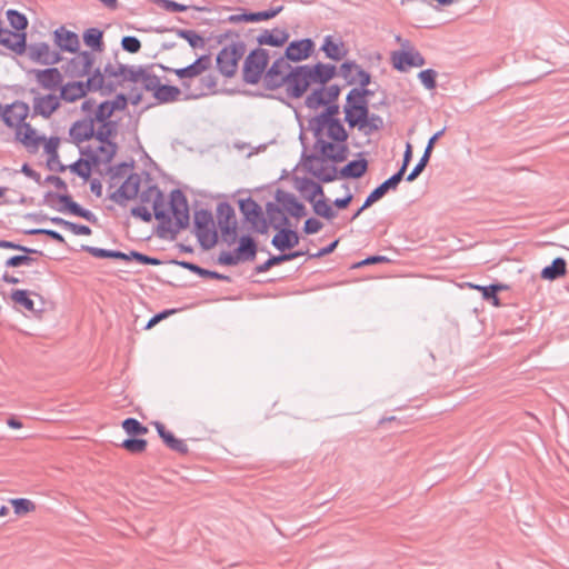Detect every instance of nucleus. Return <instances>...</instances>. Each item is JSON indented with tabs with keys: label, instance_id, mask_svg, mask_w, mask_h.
Returning a JSON list of instances; mask_svg holds the SVG:
<instances>
[{
	"label": "nucleus",
	"instance_id": "7",
	"mask_svg": "<svg viewBox=\"0 0 569 569\" xmlns=\"http://www.w3.org/2000/svg\"><path fill=\"white\" fill-rule=\"evenodd\" d=\"M346 120L351 127L363 129L367 127V103L358 90H352L345 106Z\"/></svg>",
	"mask_w": 569,
	"mask_h": 569
},
{
	"label": "nucleus",
	"instance_id": "59",
	"mask_svg": "<svg viewBox=\"0 0 569 569\" xmlns=\"http://www.w3.org/2000/svg\"><path fill=\"white\" fill-rule=\"evenodd\" d=\"M81 250L90 253L92 257L98 259H110L111 249L98 248L92 246L83 244Z\"/></svg>",
	"mask_w": 569,
	"mask_h": 569
},
{
	"label": "nucleus",
	"instance_id": "55",
	"mask_svg": "<svg viewBox=\"0 0 569 569\" xmlns=\"http://www.w3.org/2000/svg\"><path fill=\"white\" fill-rule=\"evenodd\" d=\"M8 19L17 32L27 28L28 21L26 17L14 10L8 11Z\"/></svg>",
	"mask_w": 569,
	"mask_h": 569
},
{
	"label": "nucleus",
	"instance_id": "25",
	"mask_svg": "<svg viewBox=\"0 0 569 569\" xmlns=\"http://www.w3.org/2000/svg\"><path fill=\"white\" fill-rule=\"evenodd\" d=\"M92 54L87 51L77 53L69 62V69L71 73L78 77L89 74L92 69Z\"/></svg>",
	"mask_w": 569,
	"mask_h": 569
},
{
	"label": "nucleus",
	"instance_id": "36",
	"mask_svg": "<svg viewBox=\"0 0 569 569\" xmlns=\"http://www.w3.org/2000/svg\"><path fill=\"white\" fill-rule=\"evenodd\" d=\"M92 167H94L92 164V161L90 159L83 157V158L79 159L78 161H76L74 163H72L68 167H64V168L69 169L72 173L79 176L84 181H87L91 176Z\"/></svg>",
	"mask_w": 569,
	"mask_h": 569
},
{
	"label": "nucleus",
	"instance_id": "57",
	"mask_svg": "<svg viewBox=\"0 0 569 569\" xmlns=\"http://www.w3.org/2000/svg\"><path fill=\"white\" fill-rule=\"evenodd\" d=\"M343 72L348 73H357L359 76V82L362 86H366L369 83V74L366 73L363 70H361L357 64L355 63H343L341 67Z\"/></svg>",
	"mask_w": 569,
	"mask_h": 569
},
{
	"label": "nucleus",
	"instance_id": "1",
	"mask_svg": "<svg viewBox=\"0 0 569 569\" xmlns=\"http://www.w3.org/2000/svg\"><path fill=\"white\" fill-rule=\"evenodd\" d=\"M109 128L106 126L104 129H98L96 138L81 148L82 157L90 159L98 170L100 166L109 164L118 150L117 144L110 140L116 133H110Z\"/></svg>",
	"mask_w": 569,
	"mask_h": 569
},
{
	"label": "nucleus",
	"instance_id": "26",
	"mask_svg": "<svg viewBox=\"0 0 569 569\" xmlns=\"http://www.w3.org/2000/svg\"><path fill=\"white\" fill-rule=\"evenodd\" d=\"M278 213H300L302 206L297 201L293 194L283 190H278L276 196Z\"/></svg>",
	"mask_w": 569,
	"mask_h": 569
},
{
	"label": "nucleus",
	"instance_id": "6",
	"mask_svg": "<svg viewBox=\"0 0 569 569\" xmlns=\"http://www.w3.org/2000/svg\"><path fill=\"white\" fill-rule=\"evenodd\" d=\"M193 232L203 250L213 248L219 242L216 216H193Z\"/></svg>",
	"mask_w": 569,
	"mask_h": 569
},
{
	"label": "nucleus",
	"instance_id": "15",
	"mask_svg": "<svg viewBox=\"0 0 569 569\" xmlns=\"http://www.w3.org/2000/svg\"><path fill=\"white\" fill-rule=\"evenodd\" d=\"M299 242L300 234L295 228H281L271 239V246L282 253L292 250Z\"/></svg>",
	"mask_w": 569,
	"mask_h": 569
},
{
	"label": "nucleus",
	"instance_id": "52",
	"mask_svg": "<svg viewBox=\"0 0 569 569\" xmlns=\"http://www.w3.org/2000/svg\"><path fill=\"white\" fill-rule=\"evenodd\" d=\"M87 46L93 49H101L102 46V32L98 29H90L83 36Z\"/></svg>",
	"mask_w": 569,
	"mask_h": 569
},
{
	"label": "nucleus",
	"instance_id": "4",
	"mask_svg": "<svg viewBox=\"0 0 569 569\" xmlns=\"http://www.w3.org/2000/svg\"><path fill=\"white\" fill-rule=\"evenodd\" d=\"M143 222H151L153 219L158 224L153 231L159 239L173 241L177 234L189 227L191 216H131Z\"/></svg>",
	"mask_w": 569,
	"mask_h": 569
},
{
	"label": "nucleus",
	"instance_id": "33",
	"mask_svg": "<svg viewBox=\"0 0 569 569\" xmlns=\"http://www.w3.org/2000/svg\"><path fill=\"white\" fill-rule=\"evenodd\" d=\"M48 202L59 211H67L68 213H83L80 208L68 196L51 194L48 197Z\"/></svg>",
	"mask_w": 569,
	"mask_h": 569
},
{
	"label": "nucleus",
	"instance_id": "30",
	"mask_svg": "<svg viewBox=\"0 0 569 569\" xmlns=\"http://www.w3.org/2000/svg\"><path fill=\"white\" fill-rule=\"evenodd\" d=\"M567 273V261L562 257H557L549 266L542 268L540 277L543 280L555 281Z\"/></svg>",
	"mask_w": 569,
	"mask_h": 569
},
{
	"label": "nucleus",
	"instance_id": "10",
	"mask_svg": "<svg viewBox=\"0 0 569 569\" xmlns=\"http://www.w3.org/2000/svg\"><path fill=\"white\" fill-rule=\"evenodd\" d=\"M347 139L316 141L315 149L327 160L342 162L348 157Z\"/></svg>",
	"mask_w": 569,
	"mask_h": 569
},
{
	"label": "nucleus",
	"instance_id": "37",
	"mask_svg": "<svg viewBox=\"0 0 569 569\" xmlns=\"http://www.w3.org/2000/svg\"><path fill=\"white\" fill-rule=\"evenodd\" d=\"M171 213H188L189 206L184 193L181 190H173L169 197Z\"/></svg>",
	"mask_w": 569,
	"mask_h": 569
},
{
	"label": "nucleus",
	"instance_id": "53",
	"mask_svg": "<svg viewBox=\"0 0 569 569\" xmlns=\"http://www.w3.org/2000/svg\"><path fill=\"white\" fill-rule=\"evenodd\" d=\"M0 248L18 250V251H21V252H24V253H36L37 256H43V252L38 250V249L30 248V247H27V246H22V244H20L18 242L9 241V240H1L0 239Z\"/></svg>",
	"mask_w": 569,
	"mask_h": 569
},
{
	"label": "nucleus",
	"instance_id": "49",
	"mask_svg": "<svg viewBox=\"0 0 569 569\" xmlns=\"http://www.w3.org/2000/svg\"><path fill=\"white\" fill-rule=\"evenodd\" d=\"M148 197L150 200H152V203H153L152 208H153L154 213H157V214L164 213L163 194L157 187H150L148 189Z\"/></svg>",
	"mask_w": 569,
	"mask_h": 569
},
{
	"label": "nucleus",
	"instance_id": "9",
	"mask_svg": "<svg viewBox=\"0 0 569 569\" xmlns=\"http://www.w3.org/2000/svg\"><path fill=\"white\" fill-rule=\"evenodd\" d=\"M242 54V48L236 43L223 47L217 56V66L220 72L226 77H232Z\"/></svg>",
	"mask_w": 569,
	"mask_h": 569
},
{
	"label": "nucleus",
	"instance_id": "16",
	"mask_svg": "<svg viewBox=\"0 0 569 569\" xmlns=\"http://www.w3.org/2000/svg\"><path fill=\"white\" fill-rule=\"evenodd\" d=\"M28 114L29 107L27 103L13 102L3 111L2 118L8 127L17 130L26 123Z\"/></svg>",
	"mask_w": 569,
	"mask_h": 569
},
{
	"label": "nucleus",
	"instance_id": "56",
	"mask_svg": "<svg viewBox=\"0 0 569 569\" xmlns=\"http://www.w3.org/2000/svg\"><path fill=\"white\" fill-rule=\"evenodd\" d=\"M150 1L169 12H183L188 9L187 6L171 1V0H150Z\"/></svg>",
	"mask_w": 569,
	"mask_h": 569
},
{
	"label": "nucleus",
	"instance_id": "20",
	"mask_svg": "<svg viewBox=\"0 0 569 569\" xmlns=\"http://www.w3.org/2000/svg\"><path fill=\"white\" fill-rule=\"evenodd\" d=\"M60 139L58 137L42 138L41 146L47 154V164L51 170L64 171L66 168L59 161L58 149Z\"/></svg>",
	"mask_w": 569,
	"mask_h": 569
},
{
	"label": "nucleus",
	"instance_id": "19",
	"mask_svg": "<svg viewBox=\"0 0 569 569\" xmlns=\"http://www.w3.org/2000/svg\"><path fill=\"white\" fill-rule=\"evenodd\" d=\"M140 187V177L138 174H129L111 198L117 202L131 200L138 196Z\"/></svg>",
	"mask_w": 569,
	"mask_h": 569
},
{
	"label": "nucleus",
	"instance_id": "18",
	"mask_svg": "<svg viewBox=\"0 0 569 569\" xmlns=\"http://www.w3.org/2000/svg\"><path fill=\"white\" fill-rule=\"evenodd\" d=\"M211 66V57L204 54L199 57L193 63L184 68L176 69L174 73L179 79H192L208 71Z\"/></svg>",
	"mask_w": 569,
	"mask_h": 569
},
{
	"label": "nucleus",
	"instance_id": "45",
	"mask_svg": "<svg viewBox=\"0 0 569 569\" xmlns=\"http://www.w3.org/2000/svg\"><path fill=\"white\" fill-rule=\"evenodd\" d=\"M312 202H313L315 213L320 214V213H329L330 212V207L326 202L325 194L319 187L316 188V190L312 194Z\"/></svg>",
	"mask_w": 569,
	"mask_h": 569
},
{
	"label": "nucleus",
	"instance_id": "24",
	"mask_svg": "<svg viewBox=\"0 0 569 569\" xmlns=\"http://www.w3.org/2000/svg\"><path fill=\"white\" fill-rule=\"evenodd\" d=\"M321 51L325 52L327 58L335 61L342 60L348 53L345 42L340 38L333 36L325 37Z\"/></svg>",
	"mask_w": 569,
	"mask_h": 569
},
{
	"label": "nucleus",
	"instance_id": "60",
	"mask_svg": "<svg viewBox=\"0 0 569 569\" xmlns=\"http://www.w3.org/2000/svg\"><path fill=\"white\" fill-rule=\"evenodd\" d=\"M273 229L279 231L281 228H293L291 218H300L301 216H272Z\"/></svg>",
	"mask_w": 569,
	"mask_h": 569
},
{
	"label": "nucleus",
	"instance_id": "23",
	"mask_svg": "<svg viewBox=\"0 0 569 569\" xmlns=\"http://www.w3.org/2000/svg\"><path fill=\"white\" fill-rule=\"evenodd\" d=\"M16 138L29 151L34 152L40 148L43 137L39 136L37 130L26 122L16 130Z\"/></svg>",
	"mask_w": 569,
	"mask_h": 569
},
{
	"label": "nucleus",
	"instance_id": "2",
	"mask_svg": "<svg viewBox=\"0 0 569 569\" xmlns=\"http://www.w3.org/2000/svg\"><path fill=\"white\" fill-rule=\"evenodd\" d=\"M339 113L337 106L327 108V111L310 120V128L313 131L316 141L347 139L348 134L337 118Z\"/></svg>",
	"mask_w": 569,
	"mask_h": 569
},
{
	"label": "nucleus",
	"instance_id": "61",
	"mask_svg": "<svg viewBox=\"0 0 569 569\" xmlns=\"http://www.w3.org/2000/svg\"><path fill=\"white\" fill-rule=\"evenodd\" d=\"M323 89L313 90V92L307 98L306 103L309 108L316 109L323 103Z\"/></svg>",
	"mask_w": 569,
	"mask_h": 569
},
{
	"label": "nucleus",
	"instance_id": "41",
	"mask_svg": "<svg viewBox=\"0 0 569 569\" xmlns=\"http://www.w3.org/2000/svg\"><path fill=\"white\" fill-rule=\"evenodd\" d=\"M120 446L130 453H141L147 448V440L138 437H130L124 439Z\"/></svg>",
	"mask_w": 569,
	"mask_h": 569
},
{
	"label": "nucleus",
	"instance_id": "22",
	"mask_svg": "<svg viewBox=\"0 0 569 569\" xmlns=\"http://www.w3.org/2000/svg\"><path fill=\"white\" fill-rule=\"evenodd\" d=\"M153 426L158 432V436L161 438L163 443L171 449L172 451H176L181 455H187L189 452L188 446L184 443L183 440L178 439L174 437V435L167 430L166 426L160 421H154Z\"/></svg>",
	"mask_w": 569,
	"mask_h": 569
},
{
	"label": "nucleus",
	"instance_id": "38",
	"mask_svg": "<svg viewBox=\"0 0 569 569\" xmlns=\"http://www.w3.org/2000/svg\"><path fill=\"white\" fill-rule=\"evenodd\" d=\"M121 426L130 437H138L146 435L148 432V428L143 426L140 421H138L136 418H126L122 421Z\"/></svg>",
	"mask_w": 569,
	"mask_h": 569
},
{
	"label": "nucleus",
	"instance_id": "44",
	"mask_svg": "<svg viewBox=\"0 0 569 569\" xmlns=\"http://www.w3.org/2000/svg\"><path fill=\"white\" fill-rule=\"evenodd\" d=\"M366 170L367 161L361 159L348 163L343 169V173L348 177L359 178L366 172Z\"/></svg>",
	"mask_w": 569,
	"mask_h": 569
},
{
	"label": "nucleus",
	"instance_id": "43",
	"mask_svg": "<svg viewBox=\"0 0 569 569\" xmlns=\"http://www.w3.org/2000/svg\"><path fill=\"white\" fill-rule=\"evenodd\" d=\"M471 287L481 292L483 300L491 302L495 307L502 306L500 298L495 292L496 287H492L491 284H489V286L472 284Z\"/></svg>",
	"mask_w": 569,
	"mask_h": 569
},
{
	"label": "nucleus",
	"instance_id": "48",
	"mask_svg": "<svg viewBox=\"0 0 569 569\" xmlns=\"http://www.w3.org/2000/svg\"><path fill=\"white\" fill-rule=\"evenodd\" d=\"M22 233L29 234V236H37L40 233H46V236H48L50 239H52L59 243L66 244V240H64L63 236L60 232L52 230V229H46V228L26 229V230H22Z\"/></svg>",
	"mask_w": 569,
	"mask_h": 569
},
{
	"label": "nucleus",
	"instance_id": "46",
	"mask_svg": "<svg viewBox=\"0 0 569 569\" xmlns=\"http://www.w3.org/2000/svg\"><path fill=\"white\" fill-rule=\"evenodd\" d=\"M128 261H137L141 264H148V266H160L162 263V261L160 259L144 254L137 250H131L129 252Z\"/></svg>",
	"mask_w": 569,
	"mask_h": 569
},
{
	"label": "nucleus",
	"instance_id": "8",
	"mask_svg": "<svg viewBox=\"0 0 569 569\" xmlns=\"http://www.w3.org/2000/svg\"><path fill=\"white\" fill-rule=\"evenodd\" d=\"M396 40L402 46V50L395 51L391 54L392 64L397 70L406 71L425 64L422 56L410 47L408 41H402L400 37H396Z\"/></svg>",
	"mask_w": 569,
	"mask_h": 569
},
{
	"label": "nucleus",
	"instance_id": "62",
	"mask_svg": "<svg viewBox=\"0 0 569 569\" xmlns=\"http://www.w3.org/2000/svg\"><path fill=\"white\" fill-rule=\"evenodd\" d=\"M323 224L320 220L315 217H310L305 221L303 232L306 234H313L319 232L322 229Z\"/></svg>",
	"mask_w": 569,
	"mask_h": 569
},
{
	"label": "nucleus",
	"instance_id": "31",
	"mask_svg": "<svg viewBox=\"0 0 569 569\" xmlns=\"http://www.w3.org/2000/svg\"><path fill=\"white\" fill-rule=\"evenodd\" d=\"M38 83L44 89L51 90L62 82V76L58 69H46L36 72Z\"/></svg>",
	"mask_w": 569,
	"mask_h": 569
},
{
	"label": "nucleus",
	"instance_id": "50",
	"mask_svg": "<svg viewBox=\"0 0 569 569\" xmlns=\"http://www.w3.org/2000/svg\"><path fill=\"white\" fill-rule=\"evenodd\" d=\"M10 503L12 505L17 515H24L36 509V505L26 498L11 499Z\"/></svg>",
	"mask_w": 569,
	"mask_h": 569
},
{
	"label": "nucleus",
	"instance_id": "40",
	"mask_svg": "<svg viewBox=\"0 0 569 569\" xmlns=\"http://www.w3.org/2000/svg\"><path fill=\"white\" fill-rule=\"evenodd\" d=\"M177 36L188 41L194 49H202L206 46L204 38L193 30H177Z\"/></svg>",
	"mask_w": 569,
	"mask_h": 569
},
{
	"label": "nucleus",
	"instance_id": "63",
	"mask_svg": "<svg viewBox=\"0 0 569 569\" xmlns=\"http://www.w3.org/2000/svg\"><path fill=\"white\" fill-rule=\"evenodd\" d=\"M419 79L427 89H433L436 87V72L431 69L421 71Z\"/></svg>",
	"mask_w": 569,
	"mask_h": 569
},
{
	"label": "nucleus",
	"instance_id": "42",
	"mask_svg": "<svg viewBox=\"0 0 569 569\" xmlns=\"http://www.w3.org/2000/svg\"><path fill=\"white\" fill-rule=\"evenodd\" d=\"M170 263L179 266L183 269H187L190 272H192L201 278H210V274H211V270L204 269V268L198 266L197 263H193V262H190L187 260L172 259V260H170Z\"/></svg>",
	"mask_w": 569,
	"mask_h": 569
},
{
	"label": "nucleus",
	"instance_id": "35",
	"mask_svg": "<svg viewBox=\"0 0 569 569\" xmlns=\"http://www.w3.org/2000/svg\"><path fill=\"white\" fill-rule=\"evenodd\" d=\"M310 77L312 78L313 84L323 86L335 76V68L331 66L318 63L313 67H309Z\"/></svg>",
	"mask_w": 569,
	"mask_h": 569
},
{
	"label": "nucleus",
	"instance_id": "34",
	"mask_svg": "<svg viewBox=\"0 0 569 569\" xmlns=\"http://www.w3.org/2000/svg\"><path fill=\"white\" fill-rule=\"evenodd\" d=\"M32 292L26 289H13L10 298L14 303V308L21 307L32 313H36L34 301L31 299Z\"/></svg>",
	"mask_w": 569,
	"mask_h": 569
},
{
	"label": "nucleus",
	"instance_id": "29",
	"mask_svg": "<svg viewBox=\"0 0 569 569\" xmlns=\"http://www.w3.org/2000/svg\"><path fill=\"white\" fill-rule=\"evenodd\" d=\"M59 98L54 94L39 96L34 98L33 109L46 118L50 117L59 107Z\"/></svg>",
	"mask_w": 569,
	"mask_h": 569
},
{
	"label": "nucleus",
	"instance_id": "32",
	"mask_svg": "<svg viewBox=\"0 0 569 569\" xmlns=\"http://www.w3.org/2000/svg\"><path fill=\"white\" fill-rule=\"evenodd\" d=\"M87 87L83 82L76 81L69 82L61 87V99L67 102H74L78 99H81L86 96Z\"/></svg>",
	"mask_w": 569,
	"mask_h": 569
},
{
	"label": "nucleus",
	"instance_id": "17",
	"mask_svg": "<svg viewBox=\"0 0 569 569\" xmlns=\"http://www.w3.org/2000/svg\"><path fill=\"white\" fill-rule=\"evenodd\" d=\"M94 120H79L70 128L69 134L72 141L80 146L84 142L90 143L97 136L94 130Z\"/></svg>",
	"mask_w": 569,
	"mask_h": 569
},
{
	"label": "nucleus",
	"instance_id": "21",
	"mask_svg": "<svg viewBox=\"0 0 569 569\" xmlns=\"http://www.w3.org/2000/svg\"><path fill=\"white\" fill-rule=\"evenodd\" d=\"M315 43L310 39L292 41L286 49V57L291 61H301L310 57Z\"/></svg>",
	"mask_w": 569,
	"mask_h": 569
},
{
	"label": "nucleus",
	"instance_id": "11",
	"mask_svg": "<svg viewBox=\"0 0 569 569\" xmlns=\"http://www.w3.org/2000/svg\"><path fill=\"white\" fill-rule=\"evenodd\" d=\"M219 239L227 246L231 247L239 241L240 220L237 216H216Z\"/></svg>",
	"mask_w": 569,
	"mask_h": 569
},
{
	"label": "nucleus",
	"instance_id": "51",
	"mask_svg": "<svg viewBox=\"0 0 569 569\" xmlns=\"http://www.w3.org/2000/svg\"><path fill=\"white\" fill-rule=\"evenodd\" d=\"M239 209L241 213H261L262 209L251 197L239 198Z\"/></svg>",
	"mask_w": 569,
	"mask_h": 569
},
{
	"label": "nucleus",
	"instance_id": "14",
	"mask_svg": "<svg viewBox=\"0 0 569 569\" xmlns=\"http://www.w3.org/2000/svg\"><path fill=\"white\" fill-rule=\"evenodd\" d=\"M272 216H241L240 227L246 233L268 234L269 229L273 228Z\"/></svg>",
	"mask_w": 569,
	"mask_h": 569
},
{
	"label": "nucleus",
	"instance_id": "47",
	"mask_svg": "<svg viewBox=\"0 0 569 569\" xmlns=\"http://www.w3.org/2000/svg\"><path fill=\"white\" fill-rule=\"evenodd\" d=\"M32 253L16 254L6 260L7 268H18L21 266H31L34 259L31 257Z\"/></svg>",
	"mask_w": 569,
	"mask_h": 569
},
{
	"label": "nucleus",
	"instance_id": "54",
	"mask_svg": "<svg viewBox=\"0 0 569 569\" xmlns=\"http://www.w3.org/2000/svg\"><path fill=\"white\" fill-rule=\"evenodd\" d=\"M180 94V91L176 87L171 86H162L157 90V98L162 101H171L177 99V97Z\"/></svg>",
	"mask_w": 569,
	"mask_h": 569
},
{
	"label": "nucleus",
	"instance_id": "12",
	"mask_svg": "<svg viewBox=\"0 0 569 569\" xmlns=\"http://www.w3.org/2000/svg\"><path fill=\"white\" fill-rule=\"evenodd\" d=\"M313 84L309 66L297 68L288 78V91L292 97H301Z\"/></svg>",
	"mask_w": 569,
	"mask_h": 569
},
{
	"label": "nucleus",
	"instance_id": "28",
	"mask_svg": "<svg viewBox=\"0 0 569 569\" xmlns=\"http://www.w3.org/2000/svg\"><path fill=\"white\" fill-rule=\"evenodd\" d=\"M54 39L61 50L76 52L80 46L78 36L64 27L54 31Z\"/></svg>",
	"mask_w": 569,
	"mask_h": 569
},
{
	"label": "nucleus",
	"instance_id": "13",
	"mask_svg": "<svg viewBox=\"0 0 569 569\" xmlns=\"http://www.w3.org/2000/svg\"><path fill=\"white\" fill-rule=\"evenodd\" d=\"M267 56L263 51L251 52L244 62V78L254 83L267 67Z\"/></svg>",
	"mask_w": 569,
	"mask_h": 569
},
{
	"label": "nucleus",
	"instance_id": "27",
	"mask_svg": "<svg viewBox=\"0 0 569 569\" xmlns=\"http://www.w3.org/2000/svg\"><path fill=\"white\" fill-rule=\"evenodd\" d=\"M0 44L16 51L22 52L26 47V36L23 33L0 28Z\"/></svg>",
	"mask_w": 569,
	"mask_h": 569
},
{
	"label": "nucleus",
	"instance_id": "3",
	"mask_svg": "<svg viewBox=\"0 0 569 569\" xmlns=\"http://www.w3.org/2000/svg\"><path fill=\"white\" fill-rule=\"evenodd\" d=\"M238 246L232 251H222L217 259L221 266L234 267L241 262L254 261L258 253V242L251 233H242Z\"/></svg>",
	"mask_w": 569,
	"mask_h": 569
},
{
	"label": "nucleus",
	"instance_id": "5",
	"mask_svg": "<svg viewBox=\"0 0 569 569\" xmlns=\"http://www.w3.org/2000/svg\"><path fill=\"white\" fill-rule=\"evenodd\" d=\"M127 108V99L124 96L119 94L113 100L101 102L94 112V122L101 126L98 129H104L106 126L110 127V133H116L117 124L114 119H118Z\"/></svg>",
	"mask_w": 569,
	"mask_h": 569
},
{
	"label": "nucleus",
	"instance_id": "39",
	"mask_svg": "<svg viewBox=\"0 0 569 569\" xmlns=\"http://www.w3.org/2000/svg\"><path fill=\"white\" fill-rule=\"evenodd\" d=\"M287 262L286 253L280 252L279 254H270V257L261 264H257L253 269V273L268 272L272 267L279 266Z\"/></svg>",
	"mask_w": 569,
	"mask_h": 569
},
{
	"label": "nucleus",
	"instance_id": "58",
	"mask_svg": "<svg viewBox=\"0 0 569 569\" xmlns=\"http://www.w3.org/2000/svg\"><path fill=\"white\" fill-rule=\"evenodd\" d=\"M286 40L287 37L282 33H267L261 37L260 42L273 47H280L286 42Z\"/></svg>",
	"mask_w": 569,
	"mask_h": 569
},
{
	"label": "nucleus",
	"instance_id": "64",
	"mask_svg": "<svg viewBox=\"0 0 569 569\" xmlns=\"http://www.w3.org/2000/svg\"><path fill=\"white\" fill-rule=\"evenodd\" d=\"M121 44L122 48L130 53H136L141 48V43L136 37H124L121 41Z\"/></svg>",
	"mask_w": 569,
	"mask_h": 569
}]
</instances>
